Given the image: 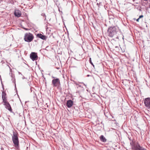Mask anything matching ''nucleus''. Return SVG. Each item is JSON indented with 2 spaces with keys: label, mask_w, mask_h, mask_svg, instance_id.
<instances>
[{
  "label": "nucleus",
  "mask_w": 150,
  "mask_h": 150,
  "mask_svg": "<svg viewBox=\"0 0 150 150\" xmlns=\"http://www.w3.org/2000/svg\"><path fill=\"white\" fill-rule=\"evenodd\" d=\"M117 32V29L115 27L110 26L108 28L107 33L109 37L112 38L116 34Z\"/></svg>",
  "instance_id": "f257e3e1"
},
{
  "label": "nucleus",
  "mask_w": 150,
  "mask_h": 150,
  "mask_svg": "<svg viewBox=\"0 0 150 150\" xmlns=\"http://www.w3.org/2000/svg\"><path fill=\"white\" fill-rule=\"evenodd\" d=\"M18 134L16 132H13L12 136V140L15 147H17L19 144V141L18 137Z\"/></svg>",
  "instance_id": "f03ea898"
},
{
  "label": "nucleus",
  "mask_w": 150,
  "mask_h": 150,
  "mask_svg": "<svg viewBox=\"0 0 150 150\" xmlns=\"http://www.w3.org/2000/svg\"><path fill=\"white\" fill-rule=\"evenodd\" d=\"M33 35L30 33H26L25 35L24 39L26 42H30L33 40Z\"/></svg>",
  "instance_id": "7ed1b4c3"
},
{
  "label": "nucleus",
  "mask_w": 150,
  "mask_h": 150,
  "mask_svg": "<svg viewBox=\"0 0 150 150\" xmlns=\"http://www.w3.org/2000/svg\"><path fill=\"white\" fill-rule=\"evenodd\" d=\"M144 103L146 107L150 110V98H145L144 100Z\"/></svg>",
  "instance_id": "20e7f679"
},
{
  "label": "nucleus",
  "mask_w": 150,
  "mask_h": 150,
  "mask_svg": "<svg viewBox=\"0 0 150 150\" xmlns=\"http://www.w3.org/2000/svg\"><path fill=\"white\" fill-rule=\"evenodd\" d=\"M52 83L53 86H57L60 84V81L59 79H54L52 81Z\"/></svg>",
  "instance_id": "39448f33"
},
{
  "label": "nucleus",
  "mask_w": 150,
  "mask_h": 150,
  "mask_svg": "<svg viewBox=\"0 0 150 150\" xmlns=\"http://www.w3.org/2000/svg\"><path fill=\"white\" fill-rule=\"evenodd\" d=\"M30 57L33 61L37 60L38 58L37 53L34 52H32L30 54Z\"/></svg>",
  "instance_id": "423d86ee"
},
{
  "label": "nucleus",
  "mask_w": 150,
  "mask_h": 150,
  "mask_svg": "<svg viewBox=\"0 0 150 150\" xmlns=\"http://www.w3.org/2000/svg\"><path fill=\"white\" fill-rule=\"evenodd\" d=\"M3 104L5 106L6 109H7L10 112H12V110L11 106L7 101L3 102Z\"/></svg>",
  "instance_id": "0eeeda50"
},
{
  "label": "nucleus",
  "mask_w": 150,
  "mask_h": 150,
  "mask_svg": "<svg viewBox=\"0 0 150 150\" xmlns=\"http://www.w3.org/2000/svg\"><path fill=\"white\" fill-rule=\"evenodd\" d=\"M1 97L3 103L7 101L6 94L5 91H2V93Z\"/></svg>",
  "instance_id": "6e6552de"
},
{
  "label": "nucleus",
  "mask_w": 150,
  "mask_h": 150,
  "mask_svg": "<svg viewBox=\"0 0 150 150\" xmlns=\"http://www.w3.org/2000/svg\"><path fill=\"white\" fill-rule=\"evenodd\" d=\"M37 37L41 38L43 40H45L46 39V37L45 36L42 35L41 33H38L36 35Z\"/></svg>",
  "instance_id": "1a4fd4ad"
},
{
  "label": "nucleus",
  "mask_w": 150,
  "mask_h": 150,
  "mask_svg": "<svg viewBox=\"0 0 150 150\" xmlns=\"http://www.w3.org/2000/svg\"><path fill=\"white\" fill-rule=\"evenodd\" d=\"M73 102L71 100H68L67 103V106L69 108L71 107L73 104Z\"/></svg>",
  "instance_id": "9d476101"
},
{
  "label": "nucleus",
  "mask_w": 150,
  "mask_h": 150,
  "mask_svg": "<svg viewBox=\"0 0 150 150\" xmlns=\"http://www.w3.org/2000/svg\"><path fill=\"white\" fill-rule=\"evenodd\" d=\"M14 15L15 16L19 17L21 16V13L20 11H15Z\"/></svg>",
  "instance_id": "9b49d317"
},
{
  "label": "nucleus",
  "mask_w": 150,
  "mask_h": 150,
  "mask_svg": "<svg viewBox=\"0 0 150 150\" xmlns=\"http://www.w3.org/2000/svg\"><path fill=\"white\" fill-rule=\"evenodd\" d=\"M100 140L103 142H106V139L103 135H101L100 137Z\"/></svg>",
  "instance_id": "f8f14e48"
},
{
  "label": "nucleus",
  "mask_w": 150,
  "mask_h": 150,
  "mask_svg": "<svg viewBox=\"0 0 150 150\" xmlns=\"http://www.w3.org/2000/svg\"><path fill=\"white\" fill-rule=\"evenodd\" d=\"M41 15L42 16H43L44 18V20L45 21L46 20V16L45 15V14L44 13H42L41 14Z\"/></svg>",
  "instance_id": "ddd939ff"
},
{
  "label": "nucleus",
  "mask_w": 150,
  "mask_h": 150,
  "mask_svg": "<svg viewBox=\"0 0 150 150\" xmlns=\"http://www.w3.org/2000/svg\"><path fill=\"white\" fill-rule=\"evenodd\" d=\"M89 61H90V63H91V64L93 65H93V63L91 62V58H90V59H89Z\"/></svg>",
  "instance_id": "4468645a"
},
{
  "label": "nucleus",
  "mask_w": 150,
  "mask_h": 150,
  "mask_svg": "<svg viewBox=\"0 0 150 150\" xmlns=\"http://www.w3.org/2000/svg\"><path fill=\"white\" fill-rule=\"evenodd\" d=\"M143 17V15H141V16H139V18H142V17Z\"/></svg>",
  "instance_id": "2eb2a0df"
},
{
  "label": "nucleus",
  "mask_w": 150,
  "mask_h": 150,
  "mask_svg": "<svg viewBox=\"0 0 150 150\" xmlns=\"http://www.w3.org/2000/svg\"><path fill=\"white\" fill-rule=\"evenodd\" d=\"M140 18H138L137 20V22H139V19Z\"/></svg>",
  "instance_id": "dca6fc26"
},
{
  "label": "nucleus",
  "mask_w": 150,
  "mask_h": 150,
  "mask_svg": "<svg viewBox=\"0 0 150 150\" xmlns=\"http://www.w3.org/2000/svg\"><path fill=\"white\" fill-rule=\"evenodd\" d=\"M115 38L117 39H119V37L118 36H117Z\"/></svg>",
  "instance_id": "f3484780"
},
{
  "label": "nucleus",
  "mask_w": 150,
  "mask_h": 150,
  "mask_svg": "<svg viewBox=\"0 0 150 150\" xmlns=\"http://www.w3.org/2000/svg\"><path fill=\"white\" fill-rule=\"evenodd\" d=\"M52 78H53V79H55V77H54V76H52Z\"/></svg>",
  "instance_id": "a211bd4d"
},
{
  "label": "nucleus",
  "mask_w": 150,
  "mask_h": 150,
  "mask_svg": "<svg viewBox=\"0 0 150 150\" xmlns=\"http://www.w3.org/2000/svg\"><path fill=\"white\" fill-rule=\"evenodd\" d=\"M18 73H19V74H21L22 75V74H21V73H20V72H18Z\"/></svg>",
  "instance_id": "6ab92c4d"
},
{
  "label": "nucleus",
  "mask_w": 150,
  "mask_h": 150,
  "mask_svg": "<svg viewBox=\"0 0 150 150\" xmlns=\"http://www.w3.org/2000/svg\"><path fill=\"white\" fill-rule=\"evenodd\" d=\"M115 47L116 48H118V46H115Z\"/></svg>",
  "instance_id": "aec40b11"
},
{
  "label": "nucleus",
  "mask_w": 150,
  "mask_h": 150,
  "mask_svg": "<svg viewBox=\"0 0 150 150\" xmlns=\"http://www.w3.org/2000/svg\"><path fill=\"white\" fill-rule=\"evenodd\" d=\"M76 85H78L79 87H81V86L80 85H79V84H76Z\"/></svg>",
  "instance_id": "412c9836"
},
{
  "label": "nucleus",
  "mask_w": 150,
  "mask_h": 150,
  "mask_svg": "<svg viewBox=\"0 0 150 150\" xmlns=\"http://www.w3.org/2000/svg\"><path fill=\"white\" fill-rule=\"evenodd\" d=\"M26 30H28V29L27 28H24Z\"/></svg>",
  "instance_id": "4be33fe9"
},
{
  "label": "nucleus",
  "mask_w": 150,
  "mask_h": 150,
  "mask_svg": "<svg viewBox=\"0 0 150 150\" xmlns=\"http://www.w3.org/2000/svg\"><path fill=\"white\" fill-rule=\"evenodd\" d=\"M89 76V75H87V76Z\"/></svg>",
  "instance_id": "5701e85b"
},
{
  "label": "nucleus",
  "mask_w": 150,
  "mask_h": 150,
  "mask_svg": "<svg viewBox=\"0 0 150 150\" xmlns=\"http://www.w3.org/2000/svg\"><path fill=\"white\" fill-rule=\"evenodd\" d=\"M13 75H12V78L13 77Z\"/></svg>",
  "instance_id": "b1692460"
},
{
  "label": "nucleus",
  "mask_w": 150,
  "mask_h": 150,
  "mask_svg": "<svg viewBox=\"0 0 150 150\" xmlns=\"http://www.w3.org/2000/svg\"><path fill=\"white\" fill-rule=\"evenodd\" d=\"M83 83V85H85V84H84L83 83Z\"/></svg>",
  "instance_id": "393cba45"
},
{
  "label": "nucleus",
  "mask_w": 150,
  "mask_h": 150,
  "mask_svg": "<svg viewBox=\"0 0 150 150\" xmlns=\"http://www.w3.org/2000/svg\"><path fill=\"white\" fill-rule=\"evenodd\" d=\"M144 1H148V0H144Z\"/></svg>",
  "instance_id": "a878e982"
},
{
  "label": "nucleus",
  "mask_w": 150,
  "mask_h": 150,
  "mask_svg": "<svg viewBox=\"0 0 150 150\" xmlns=\"http://www.w3.org/2000/svg\"><path fill=\"white\" fill-rule=\"evenodd\" d=\"M130 144H131V145H132V143H130Z\"/></svg>",
  "instance_id": "bb28decb"
}]
</instances>
